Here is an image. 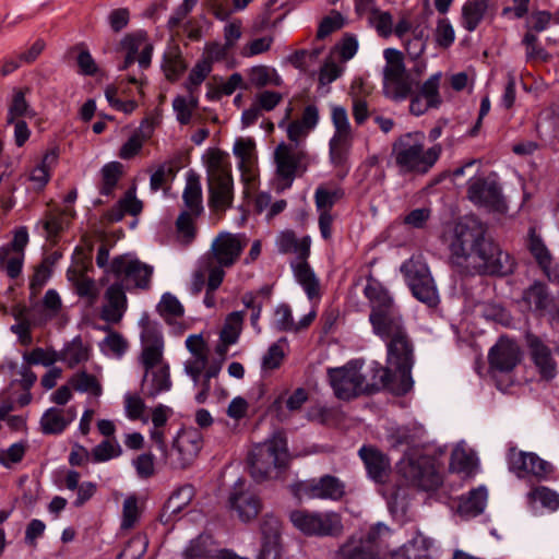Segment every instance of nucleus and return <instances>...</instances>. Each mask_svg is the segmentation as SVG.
I'll use <instances>...</instances> for the list:
<instances>
[{
	"mask_svg": "<svg viewBox=\"0 0 559 559\" xmlns=\"http://www.w3.org/2000/svg\"><path fill=\"white\" fill-rule=\"evenodd\" d=\"M219 371V364H211L209 368L205 370V372L202 376H199L198 381L192 382L193 388L199 390L194 397L198 404H203L206 402L212 388L211 380L216 378Z\"/></svg>",
	"mask_w": 559,
	"mask_h": 559,
	"instance_id": "53",
	"label": "nucleus"
},
{
	"mask_svg": "<svg viewBox=\"0 0 559 559\" xmlns=\"http://www.w3.org/2000/svg\"><path fill=\"white\" fill-rule=\"evenodd\" d=\"M332 559H377L370 547L365 546L358 534L350 535L333 552Z\"/></svg>",
	"mask_w": 559,
	"mask_h": 559,
	"instance_id": "35",
	"label": "nucleus"
},
{
	"mask_svg": "<svg viewBox=\"0 0 559 559\" xmlns=\"http://www.w3.org/2000/svg\"><path fill=\"white\" fill-rule=\"evenodd\" d=\"M556 300L550 296L547 287L543 283H535L526 290V310L539 316L551 319L555 311Z\"/></svg>",
	"mask_w": 559,
	"mask_h": 559,
	"instance_id": "27",
	"label": "nucleus"
},
{
	"mask_svg": "<svg viewBox=\"0 0 559 559\" xmlns=\"http://www.w3.org/2000/svg\"><path fill=\"white\" fill-rule=\"evenodd\" d=\"M467 197L477 206L502 212L506 204L499 183L491 178L473 177L468 180Z\"/></svg>",
	"mask_w": 559,
	"mask_h": 559,
	"instance_id": "16",
	"label": "nucleus"
},
{
	"mask_svg": "<svg viewBox=\"0 0 559 559\" xmlns=\"http://www.w3.org/2000/svg\"><path fill=\"white\" fill-rule=\"evenodd\" d=\"M488 360L492 372L509 373L521 361V346L513 338L500 336L490 348Z\"/></svg>",
	"mask_w": 559,
	"mask_h": 559,
	"instance_id": "19",
	"label": "nucleus"
},
{
	"mask_svg": "<svg viewBox=\"0 0 559 559\" xmlns=\"http://www.w3.org/2000/svg\"><path fill=\"white\" fill-rule=\"evenodd\" d=\"M442 153L440 144L425 150V135L421 132L402 134L392 145V154L396 166L404 174H426L439 159Z\"/></svg>",
	"mask_w": 559,
	"mask_h": 559,
	"instance_id": "4",
	"label": "nucleus"
},
{
	"mask_svg": "<svg viewBox=\"0 0 559 559\" xmlns=\"http://www.w3.org/2000/svg\"><path fill=\"white\" fill-rule=\"evenodd\" d=\"M203 447V436L195 428H182L174 438L170 452L162 456L175 468H186L192 464Z\"/></svg>",
	"mask_w": 559,
	"mask_h": 559,
	"instance_id": "13",
	"label": "nucleus"
},
{
	"mask_svg": "<svg viewBox=\"0 0 559 559\" xmlns=\"http://www.w3.org/2000/svg\"><path fill=\"white\" fill-rule=\"evenodd\" d=\"M358 454L365 464L368 476L376 483H383L390 467L388 457L380 451L366 445L359 449Z\"/></svg>",
	"mask_w": 559,
	"mask_h": 559,
	"instance_id": "30",
	"label": "nucleus"
},
{
	"mask_svg": "<svg viewBox=\"0 0 559 559\" xmlns=\"http://www.w3.org/2000/svg\"><path fill=\"white\" fill-rule=\"evenodd\" d=\"M124 413L126 416L131 420H142L144 424L148 423V417L144 416L145 403L143 399L138 394L127 392L123 396Z\"/></svg>",
	"mask_w": 559,
	"mask_h": 559,
	"instance_id": "55",
	"label": "nucleus"
},
{
	"mask_svg": "<svg viewBox=\"0 0 559 559\" xmlns=\"http://www.w3.org/2000/svg\"><path fill=\"white\" fill-rule=\"evenodd\" d=\"M281 521L272 513L263 515L260 523L262 544L257 559H281L283 545Z\"/></svg>",
	"mask_w": 559,
	"mask_h": 559,
	"instance_id": "20",
	"label": "nucleus"
},
{
	"mask_svg": "<svg viewBox=\"0 0 559 559\" xmlns=\"http://www.w3.org/2000/svg\"><path fill=\"white\" fill-rule=\"evenodd\" d=\"M185 210L192 215H201L203 212L202 187L199 176L193 171L187 173L186 187L182 192Z\"/></svg>",
	"mask_w": 559,
	"mask_h": 559,
	"instance_id": "33",
	"label": "nucleus"
},
{
	"mask_svg": "<svg viewBox=\"0 0 559 559\" xmlns=\"http://www.w3.org/2000/svg\"><path fill=\"white\" fill-rule=\"evenodd\" d=\"M409 544L414 546L416 557L425 556L424 559H435L439 552V546L437 542L421 533H417L409 540Z\"/></svg>",
	"mask_w": 559,
	"mask_h": 559,
	"instance_id": "59",
	"label": "nucleus"
},
{
	"mask_svg": "<svg viewBox=\"0 0 559 559\" xmlns=\"http://www.w3.org/2000/svg\"><path fill=\"white\" fill-rule=\"evenodd\" d=\"M397 468L408 481L421 490L433 491L442 484V476L426 456L404 457L399 462Z\"/></svg>",
	"mask_w": 559,
	"mask_h": 559,
	"instance_id": "14",
	"label": "nucleus"
},
{
	"mask_svg": "<svg viewBox=\"0 0 559 559\" xmlns=\"http://www.w3.org/2000/svg\"><path fill=\"white\" fill-rule=\"evenodd\" d=\"M273 325L277 331L297 333L293 311L287 304H281L275 308Z\"/></svg>",
	"mask_w": 559,
	"mask_h": 559,
	"instance_id": "61",
	"label": "nucleus"
},
{
	"mask_svg": "<svg viewBox=\"0 0 559 559\" xmlns=\"http://www.w3.org/2000/svg\"><path fill=\"white\" fill-rule=\"evenodd\" d=\"M526 473L539 480H550L555 474V466L537 454L526 452Z\"/></svg>",
	"mask_w": 559,
	"mask_h": 559,
	"instance_id": "51",
	"label": "nucleus"
},
{
	"mask_svg": "<svg viewBox=\"0 0 559 559\" xmlns=\"http://www.w3.org/2000/svg\"><path fill=\"white\" fill-rule=\"evenodd\" d=\"M245 311L230 312L226 319L221 332V341L224 346L234 345L238 342L242 330Z\"/></svg>",
	"mask_w": 559,
	"mask_h": 559,
	"instance_id": "47",
	"label": "nucleus"
},
{
	"mask_svg": "<svg viewBox=\"0 0 559 559\" xmlns=\"http://www.w3.org/2000/svg\"><path fill=\"white\" fill-rule=\"evenodd\" d=\"M489 0H473L466 2L462 8V26L474 32L483 21L488 9Z\"/></svg>",
	"mask_w": 559,
	"mask_h": 559,
	"instance_id": "43",
	"label": "nucleus"
},
{
	"mask_svg": "<svg viewBox=\"0 0 559 559\" xmlns=\"http://www.w3.org/2000/svg\"><path fill=\"white\" fill-rule=\"evenodd\" d=\"M488 489L479 485L459 498L457 513L464 519H473L481 514L487 506Z\"/></svg>",
	"mask_w": 559,
	"mask_h": 559,
	"instance_id": "29",
	"label": "nucleus"
},
{
	"mask_svg": "<svg viewBox=\"0 0 559 559\" xmlns=\"http://www.w3.org/2000/svg\"><path fill=\"white\" fill-rule=\"evenodd\" d=\"M28 243V231L25 226L19 227L13 236V239L10 243L0 247V263H3L4 260L12 252H24L25 247Z\"/></svg>",
	"mask_w": 559,
	"mask_h": 559,
	"instance_id": "62",
	"label": "nucleus"
},
{
	"mask_svg": "<svg viewBox=\"0 0 559 559\" xmlns=\"http://www.w3.org/2000/svg\"><path fill=\"white\" fill-rule=\"evenodd\" d=\"M142 207V202L135 195V188L132 187L124 193L123 198L118 201L117 205L109 211L108 217L112 222H120L124 214L133 216L140 214Z\"/></svg>",
	"mask_w": 559,
	"mask_h": 559,
	"instance_id": "41",
	"label": "nucleus"
},
{
	"mask_svg": "<svg viewBox=\"0 0 559 559\" xmlns=\"http://www.w3.org/2000/svg\"><path fill=\"white\" fill-rule=\"evenodd\" d=\"M526 348L538 373L543 379H552L557 372V365L550 349L537 337L526 334Z\"/></svg>",
	"mask_w": 559,
	"mask_h": 559,
	"instance_id": "25",
	"label": "nucleus"
},
{
	"mask_svg": "<svg viewBox=\"0 0 559 559\" xmlns=\"http://www.w3.org/2000/svg\"><path fill=\"white\" fill-rule=\"evenodd\" d=\"M312 239L309 235L297 238L292 229L280 231L275 237V248L281 254H294L290 261L309 259L311 253Z\"/></svg>",
	"mask_w": 559,
	"mask_h": 559,
	"instance_id": "23",
	"label": "nucleus"
},
{
	"mask_svg": "<svg viewBox=\"0 0 559 559\" xmlns=\"http://www.w3.org/2000/svg\"><path fill=\"white\" fill-rule=\"evenodd\" d=\"M212 71L211 61L207 59H202L198 61L193 68L190 70L187 81L185 82V87L189 93H197L199 86L204 82L207 75Z\"/></svg>",
	"mask_w": 559,
	"mask_h": 559,
	"instance_id": "54",
	"label": "nucleus"
},
{
	"mask_svg": "<svg viewBox=\"0 0 559 559\" xmlns=\"http://www.w3.org/2000/svg\"><path fill=\"white\" fill-rule=\"evenodd\" d=\"M295 281L301 286L309 300L320 296V281L308 259L300 261H289Z\"/></svg>",
	"mask_w": 559,
	"mask_h": 559,
	"instance_id": "28",
	"label": "nucleus"
},
{
	"mask_svg": "<svg viewBox=\"0 0 559 559\" xmlns=\"http://www.w3.org/2000/svg\"><path fill=\"white\" fill-rule=\"evenodd\" d=\"M526 250L531 253L544 274L551 281L559 283V263L554 262L549 249L546 247L536 227H530L526 239Z\"/></svg>",
	"mask_w": 559,
	"mask_h": 559,
	"instance_id": "21",
	"label": "nucleus"
},
{
	"mask_svg": "<svg viewBox=\"0 0 559 559\" xmlns=\"http://www.w3.org/2000/svg\"><path fill=\"white\" fill-rule=\"evenodd\" d=\"M127 288L121 283L114 282L105 292V304L102 307L100 317L108 323H118L121 321L127 307Z\"/></svg>",
	"mask_w": 559,
	"mask_h": 559,
	"instance_id": "22",
	"label": "nucleus"
},
{
	"mask_svg": "<svg viewBox=\"0 0 559 559\" xmlns=\"http://www.w3.org/2000/svg\"><path fill=\"white\" fill-rule=\"evenodd\" d=\"M23 359L27 365H41L50 367L59 361V355L56 350H49L41 347H36L29 353L23 355Z\"/></svg>",
	"mask_w": 559,
	"mask_h": 559,
	"instance_id": "64",
	"label": "nucleus"
},
{
	"mask_svg": "<svg viewBox=\"0 0 559 559\" xmlns=\"http://www.w3.org/2000/svg\"><path fill=\"white\" fill-rule=\"evenodd\" d=\"M364 360L352 359L342 367L328 368V382L336 399L350 401L364 395L360 369Z\"/></svg>",
	"mask_w": 559,
	"mask_h": 559,
	"instance_id": "11",
	"label": "nucleus"
},
{
	"mask_svg": "<svg viewBox=\"0 0 559 559\" xmlns=\"http://www.w3.org/2000/svg\"><path fill=\"white\" fill-rule=\"evenodd\" d=\"M233 153L237 158V167L242 173L249 171L255 158V143L251 138H239L235 141Z\"/></svg>",
	"mask_w": 559,
	"mask_h": 559,
	"instance_id": "44",
	"label": "nucleus"
},
{
	"mask_svg": "<svg viewBox=\"0 0 559 559\" xmlns=\"http://www.w3.org/2000/svg\"><path fill=\"white\" fill-rule=\"evenodd\" d=\"M297 492L307 499L340 501L346 493V486L336 476L323 475L299 483Z\"/></svg>",
	"mask_w": 559,
	"mask_h": 559,
	"instance_id": "17",
	"label": "nucleus"
},
{
	"mask_svg": "<svg viewBox=\"0 0 559 559\" xmlns=\"http://www.w3.org/2000/svg\"><path fill=\"white\" fill-rule=\"evenodd\" d=\"M442 73L436 72L431 74L419 87L417 94L424 97L430 106L439 108L442 104V97L440 95V80Z\"/></svg>",
	"mask_w": 559,
	"mask_h": 559,
	"instance_id": "52",
	"label": "nucleus"
},
{
	"mask_svg": "<svg viewBox=\"0 0 559 559\" xmlns=\"http://www.w3.org/2000/svg\"><path fill=\"white\" fill-rule=\"evenodd\" d=\"M194 488L190 484L182 485L173 491L164 506V513L179 514L193 499Z\"/></svg>",
	"mask_w": 559,
	"mask_h": 559,
	"instance_id": "46",
	"label": "nucleus"
},
{
	"mask_svg": "<svg viewBox=\"0 0 559 559\" xmlns=\"http://www.w3.org/2000/svg\"><path fill=\"white\" fill-rule=\"evenodd\" d=\"M141 515V511L139 508L138 498L132 495L128 496L122 504V516L120 528L122 531H128L135 526Z\"/></svg>",
	"mask_w": 559,
	"mask_h": 559,
	"instance_id": "57",
	"label": "nucleus"
},
{
	"mask_svg": "<svg viewBox=\"0 0 559 559\" xmlns=\"http://www.w3.org/2000/svg\"><path fill=\"white\" fill-rule=\"evenodd\" d=\"M407 287L413 297L427 308L435 309L440 304V295L430 269L421 255H413L401 265Z\"/></svg>",
	"mask_w": 559,
	"mask_h": 559,
	"instance_id": "7",
	"label": "nucleus"
},
{
	"mask_svg": "<svg viewBox=\"0 0 559 559\" xmlns=\"http://www.w3.org/2000/svg\"><path fill=\"white\" fill-rule=\"evenodd\" d=\"M433 37L436 45L442 49H448L454 44L455 31L449 19L438 20Z\"/></svg>",
	"mask_w": 559,
	"mask_h": 559,
	"instance_id": "60",
	"label": "nucleus"
},
{
	"mask_svg": "<svg viewBox=\"0 0 559 559\" xmlns=\"http://www.w3.org/2000/svg\"><path fill=\"white\" fill-rule=\"evenodd\" d=\"M486 227L474 218L459 221L449 235L450 261L465 275H507L513 263L507 252L486 237Z\"/></svg>",
	"mask_w": 559,
	"mask_h": 559,
	"instance_id": "2",
	"label": "nucleus"
},
{
	"mask_svg": "<svg viewBox=\"0 0 559 559\" xmlns=\"http://www.w3.org/2000/svg\"><path fill=\"white\" fill-rule=\"evenodd\" d=\"M76 412L73 407L61 409L49 407L41 415L39 425L44 435H60L75 419Z\"/></svg>",
	"mask_w": 559,
	"mask_h": 559,
	"instance_id": "26",
	"label": "nucleus"
},
{
	"mask_svg": "<svg viewBox=\"0 0 559 559\" xmlns=\"http://www.w3.org/2000/svg\"><path fill=\"white\" fill-rule=\"evenodd\" d=\"M98 346L105 356L120 359L128 349V342L121 334L110 331Z\"/></svg>",
	"mask_w": 559,
	"mask_h": 559,
	"instance_id": "50",
	"label": "nucleus"
},
{
	"mask_svg": "<svg viewBox=\"0 0 559 559\" xmlns=\"http://www.w3.org/2000/svg\"><path fill=\"white\" fill-rule=\"evenodd\" d=\"M288 461L287 441L280 432L255 444L248 456L250 474L257 483L278 478Z\"/></svg>",
	"mask_w": 559,
	"mask_h": 559,
	"instance_id": "5",
	"label": "nucleus"
},
{
	"mask_svg": "<svg viewBox=\"0 0 559 559\" xmlns=\"http://www.w3.org/2000/svg\"><path fill=\"white\" fill-rule=\"evenodd\" d=\"M360 376L364 394H374L382 390H388L396 396L406 394L394 389L401 386L402 378L389 365L382 366L372 360L360 369Z\"/></svg>",
	"mask_w": 559,
	"mask_h": 559,
	"instance_id": "15",
	"label": "nucleus"
},
{
	"mask_svg": "<svg viewBox=\"0 0 559 559\" xmlns=\"http://www.w3.org/2000/svg\"><path fill=\"white\" fill-rule=\"evenodd\" d=\"M476 468V457L472 452L466 451L463 447L454 448L450 459V469L454 473L469 476Z\"/></svg>",
	"mask_w": 559,
	"mask_h": 559,
	"instance_id": "48",
	"label": "nucleus"
},
{
	"mask_svg": "<svg viewBox=\"0 0 559 559\" xmlns=\"http://www.w3.org/2000/svg\"><path fill=\"white\" fill-rule=\"evenodd\" d=\"M391 530L383 523L372 525L366 534H358L365 546L371 548L374 557L379 559L386 551V540L391 536Z\"/></svg>",
	"mask_w": 559,
	"mask_h": 559,
	"instance_id": "37",
	"label": "nucleus"
},
{
	"mask_svg": "<svg viewBox=\"0 0 559 559\" xmlns=\"http://www.w3.org/2000/svg\"><path fill=\"white\" fill-rule=\"evenodd\" d=\"M209 204L216 210L229 207L233 202V178L229 165L221 156H213L207 166Z\"/></svg>",
	"mask_w": 559,
	"mask_h": 559,
	"instance_id": "12",
	"label": "nucleus"
},
{
	"mask_svg": "<svg viewBox=\"0 0 559 559\" xmlns=\"http://www.w3.org/2000/svg\"><path fill=\"white\" fill-rule=\"evenodd\" d=\"M148 546V539L145 534H136L124 546L118 555V559H142Z\"/></svg>",
	"mask_w": 559,
	"mask_h": 559,
	"instance_id": "56",
	"label": "nucleus"
},
{
	"mask_svg": "<svg viewBox=\"0 0 559 559\" xmlns=\"http://www.w3.org/2000/svg\"><path fill=\"white\" fill-rule=\"evenodd\" d=\"M122 164L119 162H109L100 169L102 182L99 186V193L105 197H110L122 175Z\"/></svg>",
	"mask_w": 559,
	"mask_h": 559,
	"instance_id": "49",
	"label": "nucleus"
},
{
	"mask_svg": "<svg viewBox=\"0 0 559 559\" xmlns=\"http://www.w3.org/2000/svg\"><path fill=\"white\" fill-rule=\"evenodd\" d=\"M71 388L79 393H87L98 399L103 394V385L99 379L86 370H79L69 379Z\"/></svg>",
	"mask_w": 559,
	"mask_h": 559,
	"instance_id": "40",
	"label": "nucleus"
},
{
	"mask_svg": "<svg viewBox=\"0 0 559 559\" xmlns=\"http://www.w3.org/2000/svg\"><path fill=\"white\" fill-rule=\"evenodd\" d=\"M530 503L532 509L538 511V508L548 512H554L559 508V495L545 486L534 488L530 495Z\"/></svg>",
	"mask_w": 559,
	"mask_h": 559,
	"instance_id": "45",
	"label": "nucleus"
},
{
	"mask_svg": "<svg viewBox=\"0 0 559 559\" xmlns=\"http://www.w3.org/2000/svg\"><path fill=\"white\" fill-rule=\"evenodd\" d=\"M213 539L210 535L200 534L183 548L182 559H212L214 557Z\"/></svg>",
	"mask_w": 559,
	"mask_h": 559,
	"instance_id": "42",
	"label": "nucleus"
},
{
	"mask_svg": "<svg viewBox=\"0 0 559 559\" xmlns=\"http://www.w3.org/2000/svg\"><path fill=\"white\" fill-rule=\"evenodd\" d=\"M353 144V135L333 134L329 141L330 162L335 168L348 171V157Z\"/></svg>",
	"mask_w": 559,
	"mask_h": 559,
	"instance_id": "34",
	"label": "nucleus"
},
{
	"mask_svg": "<svg viewBox=\"0 0 559 559\" xmlns=\"http://www.w3.org/2000/svg\"><path fill=\"white\" fill-rule=\"evenodd\" d=\"M276 175L282 189L289 188L300 162L299 154L290 145L280 144L275 150Z\"/></svg>",
	"mask_w": 559,
	"mask_h": 559,
	"instance_id": "24",
	"label": "nucleus"
},
{
	"mask_svg": "<svg viewBox=\"0 0 559 559\" xmlns=\"http://www.w3.org/2000/svg\"><path fill=\"white\" fill-rule=\"evenodd\" d=\"M157 310L166 320L180 318L185 313L183 306L179 299L170 293L163 294L160 301L157 305Z\"/></svg>",
	"mask_w": 559,
	"mask_h": 559,
	"instance_id": "58",
	"label": "nucleus"
},
{
	"mask_svg": "<svg viewBox=\"0 0 559 559\" xmlns=\"http://www.w3.org/2000/svg\"><path fill=\"white\" fill-rule=\"evenodd\" d=\"M364 293L371 307L369 321L372 331L386 344V365L402 378L401 386L394 389L408 393L414 388V345L405 331L401 312L390 293L380 284L368 283Z\"/></svg>",
	"mask_w": 559,
	"mask_h": 559,
	"instance_id": "1",
	"label": "nucleus"
},
{
	"mask_svg": "<svg viewBox=\"0 0 559 559\" xmlns=\"http://www.w3.org/2000/svg\"><path fill=\"white\" fill-rule=\"evenodd\" d=\"M171 414V407L164 404H158L151 413L153 427L150 429V438L160 454H166L165 426Z\"/></svg>",
	"mask_w": 559,
	"mask_h": 559,
	"instance_id": "32",
	"label": "nucleus"
},
{
	"mask_svg": "<svg viewBox=\"0 0 559 559\" xmlns=\"http://www.w3.org/2000/svg\"><path fill=\"white\" fill-rule=\"evenodd\" d=\"M289 520L305 536L338 537L344 531L342 516L335 511L293 510Z\"/></svg>",
	"mask_w": 559,
	"mask_h": 559,
	"instance_id": "9",
	"label": "nucleus"
},
{
	"mask_svg": "<svg viewBox=\"0 0 559 559\" xmlns=\"http://www.w3.org/2000/svg\"><path fill=\"white\" fill-rule=\"evenodd\" d=\"M385 64L382 69V90L386 98L400 103L412 96L419 81L414 79L405 68L402 51L386 48L383 51Z\"/></svg>",
	"mask_w": 559,
	"mask_h": 559,
	"instance_id": "6",
	"label": "nucleus"
},
{
	"mask_svg": "<svg viewBox=\"0 0 559 559\" xmlns=\"http://www.w3.org/2000/svg\"><path fill=\"white\" fill-rule=\"evenodd\" d=\"M228 506L241 522L248 523L260 513L262 501L255 492L246 487L245 480L239 478L229 493Z\"/></svg>",
	"mask_w": 559,
	"mask_h": 559,
	"instance_id": "18",
	"label": "nucleus"
},
{
	"mask_svg": "<svg viewBox=\"0 0 559 559\" xmlns=\"http://www.w3.org/2000/svg\"><path fill=\"white\" fill-rule=\"evenodd\" d=\"M344 197L345 190L340 186H318L313 194L316 212L333 213V206Z\"/></svg>",
	"mask_w": 559,
	"mask_h": 559,
	"instance_id": "36",
	"label": "nucleus"
},
{
	"mask_svg": "<svg viewBox=\"0 0 559 559\" xmlns=\"http://www.w3.org/2000/svg\"><path fill=\"white\" fill-rule=\"evenodd\" d=\"M58 355L59 361L73 369L76 366L90 360L92 356V346L87 342H84L80 335H78L70 342H67L62 349L58 352Z\"/></svg>",
	"mask_w": 559,
	"mask_h": 559,
	"instance_id": "31",
	"label": "nucleus"
},
{
	"mask_svg": "<svg viewBox=\"0 0 559 559\" xmlns=\"http://www.w3.org/2000/svg\"><path fill=\"white\" fill-rule=\"evenodd\" d=\"M29 88H14L12 92V99L8 107L7 124L13 123L15 120L25 117H33L35 115L29 103L26 100V95Z\"/></svg>",
	"mask_w": 559,
	"mask_h": 559,
	"instance_id": "38",
	"label": "nucleus"
},
{
	"mask_svg": "<svg viewBox=\"0 0 559 559\" xmlns=\"http://www.w3.org/2000/svg\"><path fill=\"white\" fill-rule=\"evenodd\" d=\"M248 86H254L257 88H262L264 86H281L283 84V79L276 71V69L270 66H254L251 67L248 72Z\"/></svg>",
	"mask_w": 559,
	"mask_h": 559,
	"instance_id": "39",
	"label": "nucleus"
},
{
	"mask_svg": "<svg viewBox=\"0 0 559 559\" xmlns=\"http://www.w3.org/2000/svg\"><path fill=\"white\" fill-rule=\"evenodd\" d=\"M140 324L142 348L139 364L143 369L141 392L145 397L155 400L173 388L170 366L164 358V338L160 328L152 323L147 317L142 318Z\"/></svg>",
	"mask_w": 559,
	"mask_h": 559,
	"instance_id": "3",
	"label": "nucleus"
},
{
	"mask_svg": "<svg viewBox=\"0 0 559 559\" xmlns=\"http://www.w3.org/2000/svg\"><path fill=\"white\" fill-rule=\"evenodd\" d=\"M116 282L121 283L128 292L147 289L154 267L142 262L131 253L119 254L110 261L109 271Z\"/></svg>",
	"mask_w": 559,
	"mask_h": 559,
	"instance_id": "10",
	"label": "nucleus"
},
{
	"mask_svg": "<svg viewBox=\"0 0 559 559\" xmlns=\"http://www.w3.org/2000/svg\"><path fill=\"white\" fill-rule=\"evenodd\" d=\"M247 243L245 234L221 231L213 239L209 251L201 258V266L207 273L214 270L225 271L238 261Z\"/></svg>",
	"mask_w": 559,
	"mask_h": 559,
	"instance_id": "8",
	"label": "nucleus"
},
{
	"mask_svg": "<svg viewBox=\"0 0 559 559\" xmlns=\"http://www.w3.org/2000/svg\"><path fill=\"white\" fill-rule=\"evenodd\" d=\"M91 454L93 463L106 462L119 456L121 454V448L116 441L104 440L93 448Z\"/></svg>",
	"mask_w": 559,
	"mask_h": 559,
	"instance_id": "63",
	"label": "nucleus"
}]
</instances>
